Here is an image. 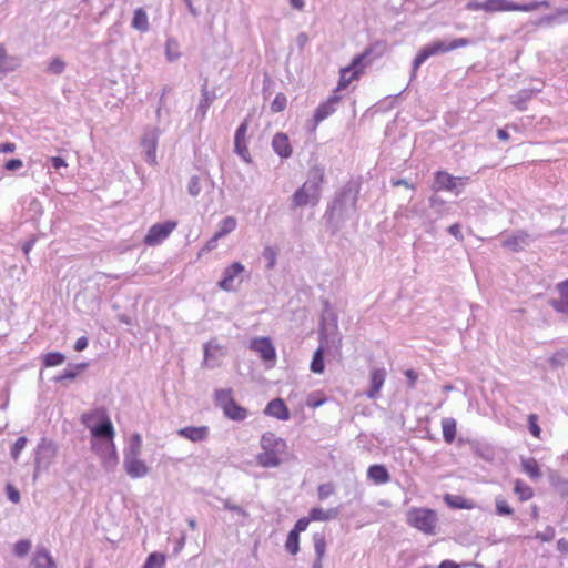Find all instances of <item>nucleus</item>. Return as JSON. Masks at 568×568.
Returning <instances> with one entry per match:
<instances>
[{"label": "nucleus", "mask_w": 568, "mask_h": 568, "mask_svg": "<svg viewBox=\"0 0 568 568\" xmlns=\"http://www.w3.org/2000/svg\"><path fill=\"white\" fill-rule=\"evenodd\" d=\"M324 176L322 166L310 168L305 182L291 196V209L316 206L321 201Z\"/></svg>", "instance_id": "nucleus-1"}, {"label": "nucleus", "mask_w": 568, "mask_h": 568, "mask_svg": "<svg viewBox=\"0 0 568 568\" xmlns=\"http://www.w3.org/2000/svg\"><path fill=\"white\" fill-rule=\"evenodd\" d=\"M141 455L142 436L139 433H134L123 449V468L132 479L143 478L150 473V468L141 458Z\"/></svg>", "instance_id": "nucleus-2"}, {"label": "nucleus", "mask_w": 568, "mask_h": 568, "mask_svg": "<svg viewBox=\"0 0 568 568\" xmlns=\"http://www.w3.org/2000/svg\"><path fill=\"white\" fill-rule=\"evenodd\" d=\"M260 445L262 452L256 455L257 464L264 468H275L280 466L282 455L287 448L286 442L268 432L262 435Z\"/></svg>", "instance_id": "nucleus-3"}, {"label": "nucleus", "mask_w": 568, "mask_h": 568, "mask_svg": "<svg viewBox=\"0 0 568 568\" xmlns=\"http://www.w3.org/2000/svg\"><path fill=\"white\" fill-rule=\"evenodd\" d=\"M438 521L436 510L430 508L412 507L406 513V523L424 535H436L438 532Z\"/></svg>", "instance_id": "nucleus-4"}, {"label": "nucleus", "mask_w": 568, "mask_h": 568, "mask_svg": "<svg viewBox=\"0 0 568 568\" xmlns=\"http://www.w3.org/2000/svg\"><path fill=\"white\" fill-rule=\"evenodd\" d=\"M473 41L468 38H457L452 41L437 40L434 41L424 48L420 49L418 54L415 57L413 61V73L412 77H415L418 68L430 57L447 53L458 48H464L471 44Z\"/></svg>", "instance_id": "nucleus-5"}, {"label": "nucleus", "mask_w": 568, "mask_h": 568, "mask_svg": "<svg viewBox=\"0 0 568 568\" xmlns=\"http://www.w3.org/2000/svg\"><path fill=\"white\" fill-rule=\"evenodd\" d=\"M358 199V190L351 183L346 184L338 192L334 199L329 214L332 217H337L341 221L349 217L356 211V203Z\"/></svg>", "instance_id": "nucleus-6"}, {"label": "nucleus", "mask_w": 568, "mask_h": 568, "mask_svg": "<svg viewBox=\"0 0 568 568\" xmlns=\"http://www.w3.org/2000/svg\"><path fill=\"white\" fill-rule=\"evenodd\" d=\"M81 422L91 433L92 437L112 434V422L106 412L102 408H95L85 412L81 416Z\"/></svg>", "instance_id": "nucleus-7"}, {"label": "nucleus", "mask_w": 568, "mask_h": 568, "mask_svg": "<svg viewBox=\"0 0 568 568\" xmlns=\"http://www.w3.org/2000/svg\"><path fill=\"white\" fill-rule=\"evenodd\" d=\"M468 11H484L486 13H499L515 11L516 2L511 0H485V1H468L465 6Z\"/></svg>", "instance_id": "nucleus-8"}, {"label": "nucleus", "mask_w": 568, "mask_h": 568, "mask_svg": "<svg viewBox=\"0 0 568 568\" xmlns=\"http://www.w3.org/2000/svg\"><path fill=\"white\" fill-rule=\"evenodd\" d=\"M57 455V447L51 440L42 439L36 452V471L34 478H37L41 469H48L52 460Z\"/></svg>", "instance_id": "nucleus-9"}, {"label": "nucleus", "mask_w": 568, "mask_h": 568, "mask_svg": "<svg viewBox=\"0 0 568 568\" xmlns=\"http://www.w3.org/2000/svg\"><path fill=\"white\" fill-rule=\"evenodd\" d=\"M247 131H248V120L245 119L237 126L234 134V152L245 162L252 163V156L248 150V140H247Z\"/></svg>", "instance_id": "nucleus-10"}, {"label": "nucleus", "mask_w": 568, "mask_h": 568, "mask_svg": "<svg viewBox=\"0 0 568 568\" xmlns=\"http://www.w3.org/2000/svg\"><path fill=\"white\" fill-rule=\"evenodd\" d=\"M176 225L178 224L174 221H166L152 225L144 237V243L149 246L162 243L175 230Z\"/></svg>", "instance_id": "nucleus-11"}, {"label": "nucleus", "mask_w": 568, "mask_h": 568, "mask_svg": "<svg viewBox=\"0 0 568 568\" xmlns=\"http://www.w3.org/2000/svg\"><path fill=\"white\" fill-rule=\"evenodd\" d=\"M469 178L467 176H454L446 171H438L435 174V189L445 191H455L458 194L460 191L458 187H464Z\"/></svg>", "instance_id": "nucleus-12"}, {"label": "nucleus", "mask_w": 568, "mask_h": 568, "mask_svg": "<svg viewBox=\"0 0 568 568\" xmlns=\"http://www.w3.org/2000/svg\"><path fill=\"white\" fill-rule=\"evenodd\" d=\"M250 349L260 355V357L268 363L274 364L276 359V351L268 337H255L250 342Z\"/></svg>", "instance_id": "nucleus-13"}, {"label": "nucleus", "mask_w": 568, "mask_h": 568, "mask_svg": "<svg viewBox=\"0 0 568 568\" xmlns=\"http://www.w3.org/2000/svg\"><path fill=\"white\" fill-rule=\"evenodd\" d=\"M159 131L151 129L146 131L142 138V148L145 161L154 165L156 163V146H158Z\"/></svg>", "instance_id": "nucleus-14"}, {"label": "nucleus", "mask_w": 568, "mask_h": 568, "mask_svg": "<svg viewBox=\"0 0 568 568\" xmlns=\"http://www.w3.org/2000/svg\"><path fill=\"white\" fill-rule=\"evenodd\" d=\"M245 271V267L240 262H234L229 265L224 272L223 277L219 282V286L224 291H234L235 290V278Z\"/></svg>", "instance_id": "nucleus-15"}, {"label": "nucleus", "mask_w": 568, "mask_h": 568, "mask_svg": "<svg viewBox=\"0 0 568 568\" xmlns=\"http://www.w3.org/2000/svg\"><path fill=\"white\" fill-rule=\"evenodd\" d=\"M366 53L356 57L352 65L341 70V78L337 84V90H344L354 80L362 69V61L365 59Z\"/></svg>", "instance_id": "nucleus-16"}, {"label": "nucleus", "mask_w": 568, "mask_h": 568, "mask_svg": "<svg viewBox=\"0 0 568 568\" xmlns=\"http://www.w3.org/2000/svg\"><path fill=\"white\" fill-rule=\"evenodd\" d=\"M386 379L385 368H373L369 375V388L366 392V396L369 399H377L381 395V389Z\"/></svg>", "instance_id": "nucleus-17"}, {"label": "nucleus", "mask_w": 568, "mask_h": 568, "mask_svg": "<svg viewBox=\"0 0 568 568\" xmlns=\"http://www.w3.org/2000/svg\"><path fill=\"white\" fill-rule=\"evenodd\" d=\"M530 236L524 231H517L510 235L503 237L501 244L514 252L524 250L530 244Z\"/></svg>", "instance_id": "nucleus-18"}, {"label": "nucleus", "mask_w": 568, "mask_h": 568, "mask_svg": "<svg viewBox=\"0 0 568 568\" xmlns=\"http://www.w3.org/2000/svg\"><path fill=\"white\" fill-rule=\"evenodd\" d=\"M339 100V97L332 95L316 108L314 113V128L336 111Z\"/></svg>", "instance_id": "nucleus-19"}, {"label": "nucleus", "mask_w": 568, "mask_h": 568, "mask_svg": "<svg viewBox=\"0 0 568 568\" xmlns=\"http://www.w3.org/2000/svg\"><path fill=\"white\" fill-rule=\"evenodd\" d=\"M114 436H115V430H114V428H112L111 436L110 435H100V436L92 437L91 438V448H92L93 453L97 454L98 457H100L101 455H103L104 453H106L109 450L112 452V450L116 449L115 444H114Z\"/></svg>", "instance_id": "nucleus-20"}, {"label": "nucleus", "mask_w": 568, "mask_h": 568, "mask_svg": "<svg viewBox=\"0 0 568 568\" xmlns=\"http://www.w3.org/2000/svg\"><path fill=\"white\" fill-rule=\"evenodd\" d=\"M225 347L215 338L209 341L204 345V362L207 366L214 367L216 365V361L225 356Z\"/></svg>", "instance_id": "nucleus-21"}, {"label": "nucleus", "mask_w": 568, "mask_h": 568, "mask_svg": "<svg viewBox=\"0 0 568 568\" xmlns=\"http://www.w3.org/2000/svg\"><path fill=\"white\" fill-rule=\"evenodd\" d=\"M176 434L192 443H200L207 439L210 428L207 426H189L178 429Z\"/></svg>", "instance_id": "nucleus-22"}, {"label": "nucleus", "mask_w": 568, "mask_h": 568, "mask_svg": "<svg viewBox=\"0 0 568 568\" xmlns=\"http://www.w3.org/2000/svg\"><path fill=\"white\" fill-rule=\"evenodd\" d=\"M559 297L551 298L549 305L558 313L568 314V278L556 286Z\"/></svg>", "instance_id": "nucleus-23"}, {"label": "nucleus", "mask_w": 568, "mask_h": 568, "mask_svg": "<svg viewBox=\"0 0 568 568\" xmlns=\"http://www.w3.org/2000/svg\"><path fill=\"white\" fill-rule=\"evenodd\" d=\"M273 151L282 159H287L292 155V146L288 136L285 133H276L272 139Z\"/></svg>", "instance_id": "nucleus-24"}, {"label": "nucleus", "mask_w": 568, "mask_h": 568, "mask_svg": "<svg viewBox=\"0 0 568 568\" xmlns=\"http://www.w3.org/2000/svg\"><path fill=\"white\" fill-rule=\"evenodd\" d=\"M264 413L280 420H287L290 418V412L281 398L271 400L265 407Z\"/></svg>", "instance_id": "nucleus-25"}, {"label": "nucleus", "mask_w": 568, "mask_h": 568, "mask_svg": "<svg viewBox=\"0 0 568 568\" xmlns=\"http://www.w3.org/2000/svg\"><path fill=\"white\" fill-rule=\"evenodd\" d=\"M31 566L32 568H55V562L49 551L41 547L36 550Z\"/></svg>", "instance_id": "nucleus-26"}, {"label": "nucleus", "mask_w": 568, "mask_h": 568, "mask_svg": "<svg viewBox=\"0 0 568 568\" xmlns=\"http://www.w3.org/2000/svg\"><path fill=\"white\" fill-rule=\"evenodd\" d=\"M521 470L531 479L538 480L542 474L538 462L532 457H520Z\"/></svg>", "instance_id": "nucleus-27"}, {"label": "nucleus", "mask_w": 568, "mask_h": 568, "mask_svg": "<svg viewBox=\"0 0 568 568\" xmlns=\"http://www.w3.org/2000/svg\"><path fill=\"white\" fill-rule=\"evenodd\" d=\"M367 477L377 485L386 484L390 480V475L384 465H372L367 469Z\"/></svg>", "instance_id": "nucleus-28"}, {"label": "nucleus", "mask_w": 568, "mask_h": 568, "mask_svg": "<svg viewBox=\"0 0 568 568\" xmlns=\"http://www.w3.org/2000/svg\"><path fill=\"white\" fill-rule=\"evenodd\" d=\"M540 91H541V89H539V88L520 90L516 94L510 97V102L518 110H520V111L526 110L527 102L531 99V97L535 93L540 92Z\"/></svg>", "instance_id": "nucleus-29"}, {"label": "nucleus", "mask_w": 568, "mask_h": 568, "mask_svg": "<svg viewBox=\"0 0 568 568\" xmlns=\"http://www.w3.org/2000/svg\"><path fill=\"white\" fill-rule=\"evenodd\" d=\"M19 65L14 57L7 54L6 49L0 44V79L9 72L14 71Z\"/></svg>", "instance_id": "nucleus-30"}, {"label": "nucleus", "mask_w": 568, "mask_h": 568, "mask_svg": "<svg viewBox=\"0 0 568 568\" xmlns=\"http://www.w3.org/2000/svg\"><path fill=\"white\" fill-rule=\"evenodd\" d=\"M224 414L233 420H243L246 418V409L239 406L234 400L230 399L224 404Z\"/></svg>", "instance_id": "nucleus-31"}, {"label": "nucleus", "mask_w": 568, "mask_h": 568, "mask_svg": "<svg viewBox=\"0 0 568 568\" xmlns=\"http://www.w3.org/2000/svg\"><path fill=\"white\" fill-rule=\"evenodd\" d=\"M337 515H338L337 508L324 510L322 508L314 507L310 510L308 518L314 521H326V520L336 518Z\"/></svg>", "instance_id": "nucleus-32"}, {"label": "nucleus", "mask_w": 568, "mask_h": 568, "mask_svg": "<svg viewBox=\"0 0 568 568\" xmlns=\"http://www.w3.org/2000/svg\"><path fill=\"white\" fill-rule=\"evenodd\" d=\"M131 26L132 28L141 32H146L149 30V18L146 12L142 8H138L134 10Z\"/></svg>", "instance_id": "nucleus-33"}, {"label": "nucleus", "mask_w": 568, "mask_h": 568, "mask_svg": "<svg viewBox=\"0 0 568 568\" xmlns=\"http://www.w3.org/2000/svg\"><path fill=\"white\" fill-rule=\"evenodd\" d=\"M443 437L447 444H452L456 437V420L452 417L442 419Z\"/></svg>", "instance_id": "nucleus-34"}, {"label": "nucleus", "mask_w": 568, "mask_h": 568, "mask_svg": "<svg viewBox=\"0 0 568 568\" xmlns=\"http://www.w3.org/2000/svg\"><path fill=\"white\" fill-rule=\"evenodd\" d=\"M514 491L518 496L520 501H527L532 498L534 490L521 479H516L514 483Z\"/></svg>", "instance_id": "nucleus-35"}, {"label": "nucleus", "mask_w": 568, "mask_h": 568, "mask_svg": "<svg viewBox=\"0 0 568 568\" xmlns=\"http://www.w3.org/2000/svg\"><path fill=\"white\" fill-rule=\"evenodd\" d=\"M99 458L101 460L102 467L106 471H113L119 464V457H118L116 449H114L112 452L109 450V452L104 453L103 455H101Z\"/></svg>", "instance_id": "nucleus-36"}, {"label": "nucleus", "mask_w": 568, "mask_h": 568, "mask_svg": "<svg viewBox=\"0 0 568 568\" xmlns=\"http://www.w3.org/2000/svg\"><path fill=\"white\" fill-rule=\"evenodd\" d=\"M237 226V221L233 216H226L219 223V230L216 232L217 237H224L233 232Z\"/></svg>", "instance_id": "nucleus-37"}, {"label": "nucleus", "mask_w": 568, "mask_h": 568, "mask_svg": "<svg viewBox=\"0 0 568 568\" xmlns=\"http://www.w3.org/2000/svg\"><path fill=\"white\" fill-rule=\"evenodd\" d=\"M324 351L322 347L317 348L313 355L311 362V371L315 374H321L324 372Z\"/></svg>", "instance_id": "nucleus-38"}, {"label": "nucleus", "mask_w": 568, "mask_h": 568, "mask_svg": "<svg viewBox=\"0 0 568 568\" xmlns=\"http://www.w3.org/2000/svg\"><path fill=\"white\" fill-rule=\"evenodd\" d=\"M211 103H212V99L210 97V93H209V90H207L206 85H204L202 88L201 100H200L199 105H197V113H200L202 118L205 116V114H206Z\"/></svg>", "instance_id": "nucleus-39"}, {"label": "nucleus", "mask_w": 568, "mask_h": 568, "mask_svg": "<svg viewBox=\"0 0 568 568\" xmlns=\"http://www.w3.org/2000/svg\"><path fill=\"white\" fill-rule=\"evenodd\" d=\"M313 542H314V550L316 554V557H320V559H323L325 551H326V541L323 534L315 532L313 535Z\"/></svg>", "instance_id": "nucleus-40"}, {"label": "nucleus", "mask_w": 568, "mask_h": 568, "mask_svg": "<svg viewBox=\"0 0 568 568\" xmlns=\"http://www.w3.org/2000/svg\"><path fill=\"white\" fill-rule=\"evenodd\" d=\"M165 557L159 552H152L148 556L142 568H162Z\"/></svg>", "instance_id": "nucleus-41"}, {"label": "nucleus", "mask_w": 568, "mask_h": 568, "mask_svg": "<svg viewBox=\"0 0 568 568\" xmlns=\"http://www.w3.org/2000/svg\"><path fill=\"white\" fill-rule=\"evenodd\" d=\"M65 361V356L60 352H50L45 354L43 363L47 367L59 366Z\"/></svg>", "instance_id": "nucleus-42"}, {"label": "nucleus", "mask_w": 568, "mask_h": 568, "mask_svg": "<svg viewBox=\"0 0 568 568\" xmlns=\"http://www.w3.org/2000/svg\"><path fill=\"white\" fill-rule=\"evenodd\" d=\"M285 548L292 555H296L300 551V536L295 531L288 532Z\"/></svg>", "instance_id": "nucleus-43"}, {"label": "nucleus", "mask_w": 568, "mask_h": 568, "mask_svg": "<svg viewBox=\"0 0 568 568\" xmlns=\"http://www.w3.org/2000/svg\"><path fill=\"white\" fill-rule=\"evenodd\" d=\"M165 55L169 61H175L179 59L180 52L176 40L168 39L165 43Z\"/></svg>", "instance_id": "nucleus-44"}, {"label": "nucleus", "mask_w": 568, "mask_h": 568, "mask_svg": "<svg viewBox=\"0 0 568 568\" xmlns=\"http://www.w3.org/2000/svg\"><path fill=\"white\" fill-rule=\"evenodd\" d=\"M496 514L499 516H510L514 514V509L508 505L505 498L501 496L496 497Z\"/></svg>", "instance_id": "nucleus-45"}, {"label": "nucleus", "mask_w": 568, "mask_h": 568, "mask_svg": "<svg viewBox=\"0 0 568 568\" xmlns=\"http://www.w3.org/2000/svg\"><path fill=\"white\" fill-rule=\"evenodd\" d=\"M87 365L85 364H80V365H77L75 367H72V368H67L63 371L62 374L58 375L54 377V381L55 382H62L64 379H74L79 372L84 368Z\"/></svg>", "instance_id": "nucleus-46"}, {"label": "nucleus", "mask_w": 568, "mask_h": 568, "mask_svg": "<svg viewBox=\"0 0 568 568\" xmlns=\"http://www.w3.org/2000/svg\"><path fill=\"white\" fill-rule=\"evenodd\" d=\"M64 70L65 62L59 57L53 58L48 65V71L52 74H61Z\"/></svg>", "instance_id": "nucleus-47"}, {"label": "nucleus", "mask_w": 568, "mask_h": 568, "mask_svg": "<svg viewBox=\"0 0 568 568\" xmlns=\"http://www.w3.org/2000/svg\"><path fill=\"white\" fill-rule=\"evenodd\" d=\"M287 99L283 93H278L275 95L271 103V110L274 113L281 112L286 108Z\"/></svg>", "instance_id": "nucleus-48"}, {"label": "nucleus", "mask_w": 568, "mask_h": 568, "mask_svg": "<svg viewBox=\"0 0 568 568\" xmlns=\"http://www.w3.org/2000/svg\"><path fill=\"white\" fill-rule=\"evenodd\" d=\"M277 252L272 246H266L263 250V257L267 260V268H273L276 263Z\"/></svg>", "instance_id": "nucleus-49"}, {"label": "nucleus", "mask_w": 568, "mask_h": 568, "mask_svg": "<svg viewBox=\"0 0 568 568\" xmlns=\"http://www.w3.org/2000/svg\"><path fill=\"white\" fill-rule=\"evenodd\" d=\"M30 549H31V542L28 539L19 540L14 545V554L18 557L26 556L30 551Z\"/></svg>", "instance_id": "nucleus-50"}, {"label": "nucleus", "mask_w": 568, "mask_h": 568, "mask_svg": "<svg viewBox=\"0 0 568 568\" xmlns=\"http://www.w3.org/2000/svg\"><path fill=\"white\" fill-rule=\"evenodd\" d=\"M202 191L200 179L195 175L191 176L187 183V192L191 196H197Z\"/></svg>", "instance_id": "nucleus-51"}, {"label": "nucleus", "mask_w": 568, "mask_h": 568, "mask_svg": "<svg viewBox=\"0 0 568 568\" xmlns=\"http://www.w3.org/2000/svg\"><path fill=\"white\" fill-rule=\"evenodd\" d=\"M27 445V438L26 437H19L16 443L12 446L11 449V456L14 460L18 459L20 453L24 449Z\"/></svg>", "instance_id": "nucleus-52"}, {"label": "nucleus", "mask_w": 568, "mask_h": 568, "mask_svg": "<svg viewBox=\"0 0 568 568\" xmlns=\"http://www.w3.org/2000/svg\"><path fill=\"white\" fill-rule=\"evenodd\" d=\"M550 14L554 17L555 24L568 22V8H559Z\"/></svg>", "instance_id": "nucleus-53"}, {"label": "nucleus", "mask_w": 568, "mask_h": 568, "mask_svg": "<svg viewBox=\"0 0 568 568\" xmlns=\"http://www.w3.org/2000/svg\"><path fill=\"white\" fill-rule=\"evenodd\" d=\"M535 537L544 542L551 541L555 538V529L551 526H547L544 531H538Z\"/></svg>", "instance_id": "nucleus-54"}, {"label": "nucleus", "mask_w": 568, "mask_h": 568, "mask_svg": "<svg viewBox=\"0 0 568 568\" xmlns=\"http://www.w3.org/2000/svg\"><path fill=\"white\" fill-rule=\"evenodd\" d=\"M334 493V486L331 483H325L318 486V498L324 500Z\"/></svg>", "instance_id": "nucleus-55"}, {"label": "nucleus", "mask_w": 568, "mask_h": 568, "mask_svg": "<svg viewBox=\"0 0 568 568\" xmlns=\"http://www.w3.org/2000/svg\"><path fill=\"white\" fill-rule=\"evenodd\" d=\"M528 423H529L530 434L534 437L539 438L541 429H540L539 425L537 424V416L535 414H530L528 416Z\"/></svg>", "instance_id": "nucleus-56"}, {"label": "nucleus", "mask_w": 568, "mask_h": 568, "mask_svg": "<svg viewBox=\"0 0 568 568\" xmlns=\"http://www.w3.org/2000/svg\"><path fill=\"white\" fill-rule=\"evenodd\" d=\"M310 521L311 519L306 517L298 519L291 531H295L296 535L300 536L302 531H305L307 529Z\"/></svg>", "instance_id": "nucleus-57"}, {"label": "nucleus", "mask_w": 568, "mask_h": 568, "mask_svg": "<svg viewBox=\"0 0 568 568\" xmlns=\"http://www.w3.org/2000/svg\"><path fill=\"white\" fill-rule=\"evenodd\" d=\"M448 233L453 235L457 241H463L464 235L462 233V226L458 223H455L448 227Z\"/></svg>", "instance_id": "nucleus-58"}, {"label": "nucleus", "mask_w": 568, "mask_h": 568, "mask_svg": "<svg viewBox=\"0 0 568 568\" xmlns=\"http://www.w3.org/2000/svg\"><path fill=\"white\" fill-rule=\"evenodd\" d=\"M221 237H217V234L215 233L206 243L205 245L203 246V248L201 250V253H204V252H211L213 251L214 248H216L217 246V242Z\"/></svg>", "instance_id": "nucleus-59"}, {"label": "nucleus", "mask_w": 568, "mask_h": 568, "mask_svg": "<svg viewBox=\"0 0 568 568\" xmlns=\"http://www.w3.org/2000/svg\"><path fill=\"white\" fill-rule=\"evenodd\" d=\"M537 9H538L537 1H532V2L524 3V4L516 3L515 11L531 12Z\"/></svg>", "instance_id": "nucleus-60"}, {"label": "nucleus", "mask_w": 568, "mask_h": 568, "mask_svg": "<svg viewBox=\"0 0 568 568\" xmlns=\"http://www.w3.org/2000/svg\"><path fill=\"white\" fill-rule=\"evenodd\" d=\"M445 500L446 503L452 506V507H455V508H460V509H468L470 508V506L467 504L466 500L462 499L460 501H453L452 500V496L450 495H447L445 497Z\"/></svg>", "instance_id": "nucleus-61"}, {"label": "nucleus", "mask_w": 568, "mask_h": 568, "mask_svg": "<svg viewBox=\"0 0 568 568\" xmlns=\"http://www.w3.org/2000/svg\"><path fill=\"white\" fill-rule=\"evenodd\" d=\"M22 165H23V163L20 159H11V160L7 161L4 168L8 171H16V170L21 169Z\"/></svg>", "instance_id": "nucleus-62"}, {"label": "nucleus", "mask_w": 568, "mask_h": 568, "mask_svg": "<svg viewBox=\"0 0 568 568\" xmlns=\"http://www.w3.org/2000/svg\"><path fill=\"white\" fill-rule=\"evenodd\" d=\"M536 26L552 27L555 26L554 17L551 14L544 16L536 22Z\"/></svg>", "instance_id": "nucleus-63"}, {"label": "nucleus", "mask_w": 568, "mask_h": 568, "mask_svg": "<svg viewBox=\"0 0 568 568\" xmlns=\"http://www.w3.org/2000/svg\"><path fill=\"white\" fill-rule=\"evenodd\" d=\"M89 345V339L88 337L85 336H81L77 339L75 344H74V349L77 352H82L84 351Z\"/></svg>", "instance_id": "nucleus-64"}]
</instances>
